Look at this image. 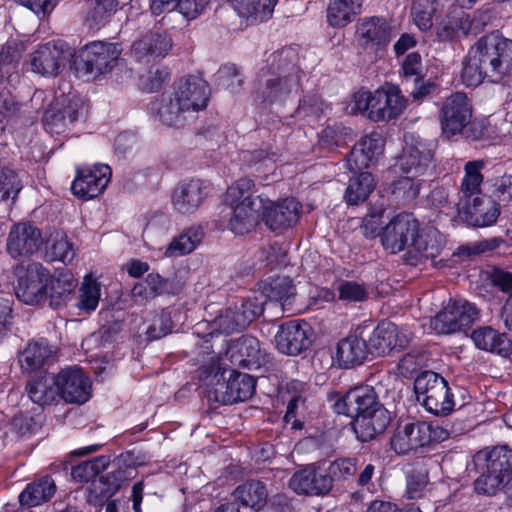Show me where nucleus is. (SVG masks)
I'll use <instances>...</instances> for the list:
<instances>
[{
  "label": "nucleus",
  "mask_w": 512,
  "mask_h": 512,
  "mask_svg": "<svg viewBox=\"0 0 512 512\" xmlns=\"http://www.w3.org/2000/svg\"><path fill=\"white\" fill-rule=\"evenodd\" d=\"M485 462L486 470L475 480L474 489L479 494L494 495L512 478V449L495 446L486 453Z\"/></svg>",
  "instance_id": "nucleus-2"
},
{
  "label": "nucleus",
  "mask_w": 512,
  "mask_h": 512,
  "mask_svg": "<svg viewBox=\"0 0 512 512\" xmlns=\"http://www.w3.org/2000/svg\"><path fill=\"white\" fill-rule=\"evenodd\" d=\"M362 0H332L327 9V20L331 26L344 27L352 21Z\"/></svg>",
  "instance_id": "nucleus-44"
},
{
  "label": "nucleus",
  "mask_w": 512,
  "mask_h": 512,
  "mask_svg": "<svg viewBox=\"0 0 512 512\" xmlns=\"http://www.w3.org/2000/svg\"><path fill=\"white\" fill-rule=\"evenodd\" d=\"M383 152V140L379 134L362 138L347 156V167L350 171L368 168L370 163Z\"/></svg>",
  "instance_id": "nucleus-34"
},
{
  "label": "nucleus",
  "mask_w": 512,
  "mask_h": 512,
  "mask_svg": "<svg viewBox=\"0 0 512 512\" xmlns=\"http://www.w3.org/2000/svg\"><path fill=\"white\" fill-rule=\"evenodd\" d=\"M179 291L180 287L174 285L170 280L163 278L158 273H150L143 282L134 285L132 294L134 297L150 299L162 294H177Z\"/></svg>",
  "instance_id": "nucleus-40"
},
{
  "label": "nucleus",
  "mask_w": 512,
  "mask_h": 512,
  "mask_svg": "<svg viewBox=\"0 0 512 512\" xmlns=\"http://www.w3.org/2000/svg\"><path fill=\"white\" fill-rule=\"evenodd\" d=\"M226 354L233 364L248 369L260 368L266 362L259 340L250 335L233 341Z\"/></svg>",
  "instance_id": "nucleus-26"
},
{
  "label": "nucleus",
  "mask_w": 512,
  "mask_h": 512,
  "mask_svg": "<svg viewBox=\"0 0 512 512\" xmlns=\"http://www.w3.org/2000/svg\"><path fill=\"white\" fill-rule=\"evenodd\" d=\"M149 109L159 122L174 128L183 127L188 120V116L192 113L186 107H183L172 93L162 94L160 98L150 103Z\"/></svg>",
  "instance_id": "nucleus-27"
},
{
  "label": "nucleus",
  "mask_w": 512,
  "mask_h": 512,
  "mask_svg": "<svg viewBox=\"0 0 512 512\" xmlns=\"http://www.w3.org/2000/svg\"><path fill=\"white\" fill-rule=\"evenodd\" d=\"M106 465L105 457H96L73 467L71 475L77 482H93V479L106 468Z\"/></svg>",
  "instance_id": "nucleus-58"
},
{
  "label": "nucleus",
  "mask_w": 512,
  "mask_h": 512,
  "mask_svg": "<svg viewBox=\"0 0 512 512\" xmlns=\"http://www.w3.org/2000/svg\"><path fill=\"white\" fill-rule=\"evenodd\" d=\"M370 101L368 118L374 122L396 118L405 107V101L397 88L390 91L377 90Z\"/></svg>",
  "instance_id": "nucleus-30"
},
{
  "label": "nucleus",
  "mask_w": 512,
  "mask_h": 512,
  "mask_svg": "<svg viewBox=\"0 0 512 512\" xmlns=\"http://www.w3.org/2000/svg\"><path fill=\"white\" fill-rule=\"evenodd\" d=\"M264 299L286 302L295 295L296 290L292 280L287 276L276 277L264 288Z\"/></svg>",
  "instance_id": "nucleus-56"
},
{
  "label": "nucleus",
  "mask_w": 512,
  "mask_h": 512,
  "mask_svg": "<svg viewBox=\"0 0 512 512\" xmlns=\"http://www.w3.org/2000/svg\"><path fill=\"white\" fill-rule=\"evenodd\" d=\"M83 112L84 105L80 98L71 94H61L45 109L42 117L43 126L50 134H61L78 120Z\"/></svg>",
  "instance_id": "nucleus-6"
},
{
  "label": "nucleus",
  "mask_w": 512,
  "mask_h": 512,
  "mask_svg": "<svg viewBox=\"0 0 512 512\" xmlns=\"http://www.w3.org/2000/svg\"><path fill=\"white\" fill-rule=\"evenodd\" d=\"M264 304L263 295L243 299L239 304L226 309L220 316L219 325L227 334L241 331L262 315Z\"/></svg>",
  "instance_id": "nucleus-13"
},
{
  "label": "nucleus",
  "mask_w": 512,
  "mask_h": 512,
  "mask_svg": "<svg viewBox=\"0 0 512 512\" xmlns=\"http://www.w3.org/2000/svg\"><path fill=\"white\" fill-rule=\"evenodd\" d=\"M289 487L295 493L307 496H325L332 490L326 469L315 463L294 472Z\"/></svg>",
  "instance_id": "nucleus-17"
},
{
  "label": "nucleus",
  "mask_w": 512,
  "mask_h": 512,
  "mask_svg": "<svg viewBox=\"0 0 512 512\" xmlns=\"http://www.w3.org/2000/svg\"><path fill=\"white\" fill-rule=\"evenodd\" d=\"M419 223L412 214L401 213L395 216L383 229L381 242L386 250L398 253L409 250L418 235Z\"/></svg>",
  "instance_id": "nucleus-9"
},
{
  "label": "nucleus",
  "mask_w": 512,
  "mask_h": 512,
  "mask_svg": "<svg viewBox=\"0 0 512 512\" xmlns=\"http://www.w3.org/2000/svg\"><path fill=\"white\" fill-rule=\"evenodd\" d=\"M438 7V0H412L411 14L420 30H429L433 25V15Z\"/></svg>",
  "instance_id": "nucleus-54"
},
{
  "label": "nucleus",
  "mask_w": 512,
  "mask_h": 512,
  "mask_svg": "<svg viewBox=\"0 0 512 512\" xmlns=\"http://www.w3.org/2000/svg\"><path fill=\"white\" fill-rule=\"evenodd\" d=\"M233 495L243 506L255 510L261 509L268 497L265 485L258 480H250L239 485Z\"/></svg>",
  "instance_id": "nucleus-42"
},
{
  "label": "nucleus",
  "mask_w": 512,
  "mask_h": 512,
  "mask_svg": "<svg viewBox=\"0 0 512 512\" xmlns=\"http://www.w3.org/2000/svg\"><path fill=\"white\" fill-rule=\"evenodd\" d=\"M43 244L41 231L30 222H19L11 227L7 238V251L13 258L30 256Z\"/></svg>",
  "instance_id": "nucleus-22"
},
{
  "label": "nucleus",
  "mask_w": 512,
  "mask_h": 512,
  "mask_svg": "<svg viewBox=\"0 0 512 512\" xmlns=\"http://www.w3.org/2000/svg\"><path fill=\"white\" fill-rule=\"evenodd\" d=\"M228 388L231 398H234V403L248 400L254 393L256 382L255 379L245 373L237 372L235 370H227Z\"/></svg>",
  "instance_id": "nucleus-47"
},
{
  "label": "nucleus",
  "mask_w": 512,
  "mask_h": 512,
  "mask_svg": "<svg viewBox=\"0 0 512 512\" xmlns=\"http://www.w3.org/2000/svg\"><path fill=\"white\" fill-rule=\"evenodd\" d=\"M336 397L333 404L334 411L354 420L360 415L369 413L377 406H382L375 390L367 386L351 389L343 396L336 394Z\"/></svg>",
  "instance_id": "nucleus-20"
},
{
  "label": "nucleus",
  "mask_w": 512,
  "mask_h": 512,
  "mask_svg": "<svg viewBox=\"0 0 512 512\" xmlns=\"http://www.w3.org/2000/svg\"><path fill=\"white\" fill-rule=\"evenodd\" d=\"M120 54L121 49L118 44L94 41L80 50L74 60V66L82 75L98 76L111 70Z\"/></svg>",
  "instance_id": "nucleus-5"
},
{
  "label": "nucleus",
  "mask_w": 512,
  "mask_h": 512,
  "mask_svg": "<svg viewBox=\"0 0 512 512\" xmlns=\"http://www.w3.org/2000/svg\"><path fill=\"white\" fill-rule=\"evenodd\" d=\"M54 354L55 350L47 340L43 338L32 340L27 343L23 350L18 352V364L23 373L30 374L43 369L52 362Z\"/></svg>",
  "instance_id": "nucleus-29"
},
{
  "label": "nucleus",
  "mask_w": 512,
  "mask_h": 512,
  "mask_svg": "<svg viewBox=\"0 0 512 512\" xmlns=\"http://www.w3.org/2000/svg\"><path fill=\"white\" fill-rule=\"evenodd\" d=\"M400 74L404 86H409L410 81L420 80L424 76L422 57L418 52H411L403 59Z\"/></svg>",
  "instance_id": "nucleus-60"
},
{
  "label": "nucleus",
  "mask_w": 512,
  "mask_h": 512,
  "mask_svg": "<svg viewBox=\"0 0 512 512\" xmlns=\"http://www.w3.org/2000/svg\"><path fill=\"white\" fill-rule=\"evenodd\" d=\"M111 176V169L105 164L85 166L77 170V177L72 182V192L85 200L100 195L106 188Z\"/></svg>",
  "instance_id": "nucleus-19"
},
{
  "label": "nucleus",
  "mask_w": 512,
  "mask_h": 512,
  "mask_svg": "<svg viewBox=\"0 0 512 512\" xmlns=\"http://www.w3.org/2000/svg\"><path fill=\"white\" fill-rule=\"evenodd\" d=\"M417 177L406 174V176L395 180L390 185L391 194L398 202L403 204L412 202L419 195L420 183Z\"/></svg>",
  "instance_id": "nucleus-53"
},
{
  "label": "nucleus",
  "mask_w": 512,
  "mask_h": 512,
  "mask_svg": "<svg viewBox=\"0 0 512 512\" xmlns=\"http://www.w3.org/2000/svg\"><path fill=\"white\" fill-rule=\"evenodd\" d=\"M71 56L72 49L65 42H48L32 53L31 71L42 76H57Z\"/></svg>",
  "instance_id": "nucleus-10"
},
{
  "label": "nucleus",
  "mask_w": 512,
  "mask_h": 512,
  "mask_svg": "<svg viewBox=\"0 0 512 512\" xmlns=\"http://www.w3.org/2000/svg\"><path fill=\"white\" fill-rule=\"evenodd\" d=\"M472 118V106L466 94L457 92L445 99L439 121L443 136L447 139L460 134Z\"/></svg>",
  "instance_id": "nucleus-8"
},
{
  "label": "nucleus",
  "mask_w": 512,
  "mask_h": 512,
  "mask_svg": "<svg viewBox=\"0 0 512 512\" xmlns=\"http://www.w3.org/2000/svg\"><path fill=\"white\" fill-rule=\"evenodd\" d=\"M479 318L476 306L466 300L450 301L433 319L431 327L439 334L466 331Z\"/></svg>",
  "instance_id": "nucleus-7"
},
{
  "label": "nucleus",
  "mask_w": 512,
  "mask_h": 512,
  "mask_svg": "<svg viewBox=\"0 0 512 512\" xmlns=\"http://www.w3.org/2000/svg\"><path fill=\"white\" fill-rule=\"evenodd\" d=\"M56 486L52 478L46 476L27 485L19 495L21 505L34 507L49 500L55 493Z\"/></svg>",
  "instance_id": "nucleus-43"
},
{
  "label": "nucleus",
  "mask_w": 512,
  "mask_h": 512,
  "mask_svg": "<svg viewBox=\"0 0 512 512\" xmlns=\"http://www.w3.org/2000/svg\"><path fill=\"white\" fill-rule=\"evenodd\" d=\"M428 433L424 421L399 423L391 439V449L398 455H407L427 446Z\"/></svg>",
  "instance_id": "nucleus-25"
},
{
  "label": "nucleus",
  "mask_w": 512,
  "mask_h": 512,
  "mask_svg": "<svg viewBox=\"0 0 512 512\" xmlns=\"http://www.w3.org/2000/svg\"><path fill=\"white\" fill-rule=\"evenodd\" d=\"M471 338L477 348L502 357L512 354V341L505 333H500L490 326L481 327L472 332Z\"/></svg>",
  "instance_id": "nucleus-36"
},
{
  "label": "nucleus",
  "mask_w": 512,
  "mask_h": 512,
  "mask_svg": "<svg viewBox=\"0 0 512 512\" xmlns=\"http://www.w3.org/2000/svg\"><path fill=\"white\" fill-rule=\"evenodd\" d=\"M277 0H234L238 15L251 23L266 21L272 17Z\"/></svg>",
  "instance_id": "nucleus-41"
},
{
  "label": "nucleus",
  "mask_w": 512,
  "mask_h": 512,
  "mask_svg": "<svg viewBox=\"0 0 512 512\" xmlns=\"http://www.w3.org/2000/svg\"><path fill=\"white\" fill-rule=\"evenodd\" d=\"M512 71V40L499 32L482 36L470 48L463 61L462 82L468 87L480 85L485 78L502 81Z\"/></svg>",
  "instance_id": "nucleus-1"
},
{
  "label": "nucleus",
  "mask_w": 512,
  "mask_h": 512,
  "mask_svg": "<svg viewBox=\"0 0 512 512\" xmlns=\"http://www.w3.org/2000/svg\"><path fill=\"white\" fill-rule=\"evenodd\" d=\"M312 328L300 320L282 323L275 335L277 349L286 355L296 356L305 351L312 343Z\"/></svg>",
  "instance_id": "nucleus-15"
},
{
  "label": "nucleus",
  "mask_w": 512,
  "mask_h": 512,
  "mask_svg": "<svg viewBox=\"0 0 512 512\" xmlns=\"http://www.w3.org/2000/svg\"><path fill=\"white\" fill-rule=\"evenodd\" d=\"M391 420L389 411L382 405L353 421V429L361 442H369L383 433Z\"/></svg>",
  "instance_id": "nucleus-32"
},
{
  "label": "nucleus",
  "mask_w": 512,
  "mask_h": 512,
  "mask_svg": "<svg viewBox=\"0 0 512 512\" xmlns=\"http://www.w3.org/2000/svg\"><path fill=\"white\" fill-rule=\"evenodd\" d=\"M254 183L249 178H241L235 184L230 186L226 192V201L231 206L236 205L239 202H251L255 200L254 192L252 188Z\"/></svg>",
  "instance_id": "nucleus-61"
},
{
  "label": "nucleus",
  "mask_w": 512,
  "mask_h": 512,
  "mask_svg": "<svg viewBox=\"0 0 512 512\" xmlns=\"http://www.w3.org/2000/svg\"><path fill=\"white\" fill-rule=\"evenodd\" d=\"M354 175L349 179L344 200L348 205H357L364 202L374 190L376 182L373 175L367 171H352Z\"/></svg>",
  "instance_id": "nucleus-39"
},
{
  "label": "nucleus",
  "mask_w": 512,
  "mask_h": 512,
  "mask_svg": "<svg viewBox=\"0 0 512 512\" xmlns=\"http://www.w3.org/2000/svg\"><path fill=\"white\" fill-rule=\"evenodd\" d=\"M56 381L59 395L65 402L83 404L89 400L91 382L80 368L62 370Z\"/></svg>",
  "instance_id": "nucleus-24"
},
{
  "label": "nucleus",
  "mask_w": 512,
  "mask_h": 512,
  "mask_svg": "<svg viewBox=\"0 0 512 512\" xmlns=\"http://www.w3.org/2000/svg\"><path fill=\"white\" fill-rule=\"evenodd\" d=\"M21 190L16 173L6 167L0 166V201L15 199Z\"/></svg>",
  "instance_id": "nucleus-63"
},
{
  "label": "nucleus",
  "mask_w": 512,
  "mask_h": 512,
  "mask_svg": "<svg viewBox=\"0 0 512 512\" xmlns=\"http://www.w3.org/2000/svg\"><path fill=\"white\" fill-rule=\"evenodd\" d=\"M297 53L295 49L291 47H284L281 50H278L270 55L269 68L261 69L260 72L264 73H279V74H288L290 70V66L295 69H299L297 66Z\"/></svg>",
  "instance_id": "nucleus-51"
},
{
  "label": "nucleus",
  "mask_w": 512,
  "mask_h": 512,
  "mask_svg": "<svg viewBox=\"0 0 512 512\" xmlns=\"http://www.w3.org/2000/svg\"><path fill=\"white\" fill-rule=\"evenodd\" d=\"M49 271L38 262L27 265L25 270L18 274V284L15 288L16 296L26 304H36L47 295Z\"/></svg>",
  "instance_id": "nucleus-12"
},
{
  "label": "nucleus",
  "mask_w": 512,
  "mask_h": 512,
  "mask_svg": "<svg viewBox=\"0 0 512 512\" xmlns=\"http://www.w3.org/2000/svg\"><path fill=\"white\" fill-rule=\"evenodd\" d=\"M26 391L31 401L39 406L51 405L60 397L56 377L47 374L29 381Z\"/></svg>",
  "instance_id": "nucleus-38"
},
{
  "label": "nucleus",
  "mask_w": 512,
  "mask_h": 512,
  "mask_svg": "<svg viewBox=\"0 0 512 512\" xmlns=\"http://www.w3.org/2000/svg\"><path fill=\"white\" fill-rule=\"evenodd\" d=\"M203 238V231L199 227L185 230L175 237L165 250L167 257H179L191 253Z\"/></svg>",
  "instance_id": "nucleus-45"
},
{
  "label": "nucleus",
  "mask_w": 512,
  "mask_h": 512,
  "mask_svg": "<svg viewBox=\"0 0 512 512\" xmlns=\"http://www.w3.org/2000/svg\"><path fill=\"white\" fill-rule=\"evenodd\" d=\"M458 212L465 221L476 227L494 224L500 215V204L490 196L478 195L472 200L461 199Z\"/></svg>",
  "instance_id": "nucleus-21"
},
{
  "label": "nucleus",
  "mask_w": 512,
  "mask_h": 512,
  "mask_svg": "<svg viewBox=\"0 0 512 512\" xmlns=\"http://www.w3.org/2000/svg\"><path fill=\"white\" fill-rule=\"evenodd\" d=\"M207 188L200 179H190L178 184L172 195L173 207L182 214L194 212L206 198Z\"/></svg>",
  "instance_id": "nucleus-28"
},
{
  "label": "nucleus",
  "mask_w": 512,
  "mask_h": 512,
  "mask_svg": "<svg viewBox=\"0 0 512 512\" xmlns=\"http://www.w3.org/2000/svg\"><path fill=\"white\" fill-rule=\"evenodd\" d=\"M470 29L469 16L461 11L458 15L448 17L447 21L442 22L437 31V37L441 41H447L460 35H467Z\"/></svg>",
  "instance_id": "nucleus-50"
},
{
  "label": "nucleus",
  "mask_w": 512,
  "mask_h": 512,
  "mask_svg": "<svg viewBox=\"0 0 512 512\" xmlns=\"http://www.w3.org/2000/svg\"><path fill=\"white\" fill-rule=\"evenodd\" d=\"M172 47L165 33L149 32L132 45L131 52L138 60L164 57Z\"/></svg>",
  "instance_id": "nucleus-35"
},
{
  "label": "nucleus",
  "mask_w": 512,
  "mask_h": 512,
  "mask_svg": "<svg viewBox=\"0 0 512 512\" xmlns=\"http://www.w3.org/2000/svg\"><path fill=\"white\" fill-rule=\"evenodd\" d=\"M48 282L47 294H49L51 302L57 305L65 300L76 286V281L70 271H59L56 275L50 277Z\"/></svg>",
  "instance_id": "nucleus-48"
},
{
  "label": "nucleus",
  "mask_w": 512,
  "mask_h": 512,
  "mask_svg": "<svg viewBox=\"0 0 512 512\" xmlns=\"http://www.w3.org/2000/svg\"><path fill=\"white\" fill-rule=\"evenodd\" d=\"M215 76L219 86L231 91H235L243 83V79L235 64L222 65Z\"/></svg>",
  "instance_id": "nucleus-64"
},
{
  "label": "nucleus",
  "mask_w": 512,
  "mask_h": 512,
  "mask_svg": "<svg viewBox=\"0 0 512 512\" xmlns=\"http://www.w3.org/2000/svg\"><path fill=\"white\" fill-rule=\"evenodd\" d=\"M367 341L370 354L385 356L399 352L410 342L409 335L391 322H380L372 331Z\"/></svg>",
  "instance_id": "nucleus-14"
},
{
  "label": "nucleus",
  "mask_w": 512,
  "mask_h": 512,
  "mask_svg": "<svg viewBox=\"0 0 512 512\" xmlns=\"http://www.w3.org/2000/svg\"><path fill=\"white\" fill-rule=\"evenodd\" d=\"M414 391L418 401H422L425 408L437 416H445L454 409L451 388L438 373L421 372L414 381Z\"/></svg>",
  "instance_id": "nucleus-3"
},
{
  "label": "nucleus",
  "mask_w": 512,
  "mask_h": 512,
  "mask_svg": "<svg viewBox=\"0 0 512 512\" xmlns=\"http://www.w3.org/2000/svg\"><path fill=\"white\" fill-rule=\"evenodd\" d=\"M267 202L262 209V216L265 224L272 231H282L294 226L302 211V205L294 198H285L277 203Z\"/></svg>",
  "instance_id": "nucleus-23"
},
{
  "label": "nucleus",
  "mask_w": 512,
  "mask_h": 512,
  "mask_svg": "<svg viewBox=\"0 0 512 512\" xmlns=\"http://www.w3.org/2000/svg\"><path fill=\"white\" fill-rule=\"evenodd\" d=\"M445 245V238L436 228L429 227L423 230L418 229L412 247L404 254V262L411 266H417L426 260H431L432 265L438 267L443 265V260L436 261Z\"/></svg>",
  "instance_id": "nucleus-11"
},
{
  "label": "nucleus",
  "mask_w": 512,
  "mask_h": 512,
  "mask_svg": "<svg viewBox=\"0 0 512 512\" xmlns=\"http://www.w3.org/2000/svg\"><path fill=\"white\" fill-rule=\"evenodd\" d=\"M266 202L261 195H256L254 201L239 202L232 206L233 214L229 220V228L235 234L248 233L258 223Z\"/></svg>",
  "instance_id": "nucleus-31"
},
{
  "label": "nucleus",
  "mask_w": 512,
  "mask_h": 512,
  "mask_svg": "<svg viewBox=\"0 0 512 512\" xmlns=\"http://www.w3.org/2000/svg\"><path fill=\"white\" fill-rule=\"evenodd\" d=\"M369 353V347L364 338L349 334L338 342L335 360L340 368H353L362 364Z\"/></svg>",
  "instance_id": "nucleus-33"
},
{
  "label": "nucleus",
  "mask_w": 512,
  "mask_h": 512,
  "mask_svg": "<svg viewBox=\"0 0 512 512\" xmlns=\"http://www.w3.org/2000/svg\"><path fill=\"white\" fill-rule=\"evenodd\" d=\"M118 0H95L94 6L87 15L92 28L105 25L118 10Z\"/></svg>",
  "instance_id": "nucleus-57"
},
{
  "label": "nucleus",
  "mask_w": 512,
  "mask_h": 512,
  "mask_svg": "<svg viewBox=\"0 0 512 512\" xmlns=\"http://www.w3.org/2000/svg\"><path fill=\"white\" fill-rule=\"evenodd\" d=\"M485 166L484 160L468 161L464 166V178L461 183L460 192L463 201L480 194V185L483 182L481 170Z\"/></svg>",
  "instance_id": "nucleus-46"
},
{
  "label": "nucleus",
  "mask_w": 512,
  "mask_h": 512,
  "mask_svg": "<svg viewBox=\"0 0 512 512\" xmlns=\"http://www.w3.org/2000/svg\"><path fill=\"white\" fill-rule=\"evenodd\" d=\"M424 427L426 428V434L428 433L426 437L427 446L432 442L440 443L449 438H455L464 431L463 427H456L448 421L424 422Z\"/></svg>",
  "instance_id": "nucleus-55"
},
{
  "label": "nucleus",
  "mask_w": 512,
  "mask_h": 512,
  "mask_svg": "<svg viewBox=\"0 0 512 512\" xmlns=\"http://www.w3.org/2000/svg\"><path fill=\"white\" fill-rule=\"evenodd\" d=\"M227 370H223L219 375L217 372L210 380L206 388V398L208 402L218 405L234 404V398H231L228 388V379L225 377Z\"/></svg>",
  "instance_id": "nucleus-49"
},
{
  "label": "nucleus",
  "mask_w": 512,
  "mask_h": 512,
  "mask_svg": "<svg viewBox=\"0 0 512 512\" xmlns=\"http://www.w3.org/2000/svg\"><path fill=\"white\" fill-rule=\"evenodd\" d=\"M100 299V286L90 276L84 278L80 288L79 301L77 306L87 312L94 311Z\"/></svg>",
  "instance_id": "nucleus-59"
},
{
  "label": "nucleus",
  "mask_w": 512,
  "mask_h": 512,
  "mask_svg": "<svg viewBox=\"0 0 512 512\" xmlns=\"http://www.w3.org/2000/svg\"><path fill=\"white\" fill-rule=\"evenodd\" d=\"M172 95L192 113L206 108L210 95L208 83L196 75H188L174 83Z\"/></svg>",
  "instance_id": "nucleus-18"
},
{
  "label": "nucleus",
  "mask_w": 512,
  "mask_h": 512,
  "mask_svg": "<svg viewBox=\"0 0 512 512\" xmlns=\"http://www.w3.org/2000/svg\"><path fill=\"white\" fill-rule=\"evenodd\" d=\"M357 34L359 45L378 56L389 44L392 28L383 17H365L359 21Z\"/></svg>",
  "instance_id": "nucleus-16"
},
{
  "label": "nucleus",
  "mask_w": 512,
  "mask_h": 512,
  "mask_svg": "<svg viewBox=\"0 0 512 512\" xmlns=\"http://www.w3.org/2000/svg\"><path fill=\"white\" fill-rule=\"evenodd\" d=\"M427 358L420 349H411L399 360L398 370L403 377H411L415 372L420 370Z\"/></svg>",
  "instance_id": "nucleus-62"
},
{
  "label": "nucleus",
  "mask_w": 512,
  "mask_h": 512,
  "mask_svg": "<svg viewBox=\"0 0 512 512\" xmlns=\"http://www.w3.org/2000/svg\"><path fill=\"white\" fill-rule=\"evenodd\" d=\"M433 154L424 144L418 143L404 150L398 159L400 170L414 177L423 175L431 165Z\"/></svg>",
  "instance_id": "nucleus-37"
},
{
  "label": "nucleus",
  "mask_w": 512,
  "mask_h": 512,
  "mask_svg": "<svg viewBox=\"0 0 512 512\" xmlns=\"http://www.w3.org/2000/svg\"><path fill=\"white\" fill-rule=\"evenodd\" d=\"M328 478L331 480V489L334 483H344L352 479L357 472V460L355 458H339L332 461L325 468Z\"/></svg>",
  "instance_id": "nucleus-52"
},
{
  "label": "nucleus",
  "mask_w": 512,
  "mask_h": 512,
  "mask_svg": "<svg viewBox=\"0 0 512 512\" xmlns=\"http://www.w3.org/2000/svg\"><path fill=\"white\" fill-rule=\"evenodd\" d=\"M301 70L290 66L288 74L260 72L255 81V101L271 105L283 103L300 86Z\"/></svg>",
  "instance_id": "nucleus-4"
}]
</instances>
